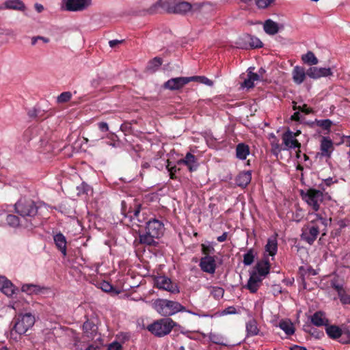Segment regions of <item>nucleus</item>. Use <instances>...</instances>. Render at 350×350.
<instances>
[{
	"mask_svg": "<svg viewBox=\"0 0 350 350\" xmlns=\"http://www.w3.org/2000/svg\"><path fill=\"white\" fill-rule=\"evenodd\" d=\"M315 218L304 225L301 228V239L309 245H312L317 239L321 226L325 228L327 226V219L319 214H314Z\"/></svg>",
	"mask_w": 350,
	"mask_h": 350,
	"instance_id": "1",
	"label": "nucleus"
},
{
	"mask_svg": "<svg viewBox=\"0 0 350 350\" xmlns=\"http://www.w3.org/2000/svg\"><path fill=\"white\" fill-rule=\"evenodd\" d=\"M163 224L158 219H153L148 221L146 223L145 232L139 234V243L150 246H156L158 243L155 239L163 235Z\"/></svg>",
	"mask_w": 350,
	"mask_h": 350,
	"instance_id": "2",
	"label": "nucleus"
},
{
	"mask_svg": "<svg viewBox=\"0 0 350 350\" xmlns=\"http://www.w3.org/2000/svg\"><path fill=\"white\" fill-rule=\"evenodd\" d=\"M154 310L163 317H170L178 312H183L185 308L177 301L158 299L153 303Z\"/></svg>",
	"mask_w": 350,
	"mask_h": 350,
	"instance_id": "3",
	"label": "nucleus"
},
{
	"mask_svg": "<svg viewBox=\"0 0 350 350\" xmlns=\"http://www.w3.org/2000/svg\"><path fill=\"white\" fill-rule=\"evenodd\" d=\"M177 323L170 318L159 319L147 327L152 334L157 337H163L170 333Z\"/></svg>",
	"mask_w": 350,
	"mask_h": 350,
	"instance_id": "4",
	"label": "nucleus"
},
{
	"mask_svg": "<svg viewBox=\"0 0 350 350\" xmlns=\"http://www.w3.org/2000/svg\"><path fill=\"white\" fill-rule=\"evenodd\" d=\"M301 196L313 211H318L319 210L320 204L323 200V193L322 191L310 188L306 191H301Z\"/></svg>",
	"mask_w": 350,
	"mask_h": 350,
	"instance_id": "5",
	"label": "nucleus"
},
{
	"mask_svg": "<svg viewBox=\"0 0 350 350\" xmlns=\"http://www.w3.org/2000/svg\"><path fill=\"white\" fill-rule=\"evenodd\" d=\"M38 207L31 200L21 199L15 204L16 212L21 216L34 217L38 213Z\"/></svg>",
	"mask_w": 350,
	"mask_h": 350,
	"instance_id": "6",
	"label": "nucleus"
},
{
	"mask_svg": "<svg viewBox=\"0 0 350 350\" xmlns=\"http://www.w3.org/2000/svg\"><path fill=\"white\" fill-rule=\"evenodd\" d=\"M35 323L34 317L30 313L21 314L14 323L13 330L18 334H24Z\"/></svg>",
	"mask_w": 350,
	"mask_h": 350,
	"instance_id": "7",
	"label": "nucleus"
},
{
	"mask_svg": "<svg viewBox=\"0 0 350 350\" xmlns=\"http://www.w3.org/2000/svg\"><path fill=\"white\" fill-rule=\"evenodd\" d=\"M236 44L238 48L243 49L261 48L262 42L256 36L244 34L236 41Z\"/></svg>",
	"mask_w": 350,
	"mask_h": 350,
	"instance_id": "8",
	"label": "nucleus"
},
{
	"mask_svg": "<svg viewBox=\"0 0 350 350\" xmlns=\"http://www.w3.org/2000/svg\"><path fill=\"white\" fill-rule=\"evenodd\" d=\"M154 282L156 287L171 293H178L180 291L177 284L173 283L169 278L165 275L157 276L155 278Z\"/></svg>",
	"mask_w": 350,
	"mask_h": 350,
	"instance_id": "9",
	"label": "nucleus"
},
{
	"mask_svg": "<svg viewBox=\"0 0 350 350\" xmlns=\"http://www.w3.org/2000/svg\"><path fill=\"white\" fill-rule=\"evenodd\" d=\"M191 81L192 79L190 77L172 78L163 84V88L170 90H178Z\"/></svg>",
	"mask_w": 350,
	"mask_h": 350,
	"instance_id": "10",
	"label": "nucleus"
},
{
	"mask_svg": "<svg viewBox=\"0 0 350 350\" xmlns=\"http://www.w3.org/2000/svg\"><path fill=\"white\" fill-rule=\"evenodd\" d=\"M201 7V5L198 3L191 5L187 1L178 0L172 13L178 14H185L188 12H196L200 11Z\"/></svg>",
	"mask_w": 350,
	"mask_h": 350,
	"instance_id": "11",
	"label": "nucleus"
},
{
	"mask_svg": "<svg viewBox=\"0 0 350 350\" xmlns=\"http://www.w3.org/2000/svg\"><path fill=\"white\" fill-rule=\"evenodd\" d=\"M92 4V0H66V10L71 12H80L86 10Z\"/></svg>",
	"mask_w": 350,
	"mask_h": 350,
	"instance_id": "12",
	"label": "nucleus"
},
{
	"mask_svg": "<svg viewBox=\"0 0 350 350\" xmlns=\"http://www.w3.org/2000/svg\"><path fill=\"white\" fill-rule=\"evenodd\" d=\"M204 272L213 274L215 272L216 261L215 256H204L201 258L199 265Z\"/></svg>",
	"mask_w": 350,
	"mask_h": 350,
	"instance_id": "13",
	"label": "nucleus"
},
{
	"mask_svg": "<svg viewBox=\"0 0 350 350\" xmlns=\"http://www.w3.org/2000/svg\"><path fill=\"white\" fill-rule=\"evenodd\" d=\"M178 0H159L148 10L150 14H154L158 7H161L169 13H172Z\"/></svg>",
	"mask_w": 350,
	"mask_h": 350,
	"instance_id": "14",
	"label": "nucleus"
},
{
	"mask_svg": "<svg viewBox=\"0 0 350 350\" xmlns=\"http://www.w3.org/2000/svg\"><path fill=\"white\" fill-rule=\"evenodd\" d=\"M307 76L310 78L317 79L323 77H327L332 75L329 68L310 67L306 70Z\"/></svg>",
	"mask_w": 350,
	"mask_h": 350,
	"instance_id": "15",
	"label": "nucleus"
},
{
	"mask_svg": "<svg viewBox=\"0 0 350 350\" xmlns=\"http://www.w3.org/2000/svg\"><path fill=\"white\" fill-rule=\"evenodd\" d=\"M282 140L285 145V148H283V150L295 148H299L301 147V144L297 139L293 137V132L289 130L282 135Z\"/></svg>",
	"mask_w": 350,
	"mask_h": 350,
	"instance_id": "16",
	"label": "nucleus"
},
{
	"mask_svg": "<svg viewBox=\"0 0 350 350\" xmlns=\"http://www.w3.org/2000/svg\"><path fill=\"white\" fill-rule=\"evenodd\" d=\"M320 150V154L321 157L329 158L334 150V144L332 141L329 137H322L321 139Z\"/></svg>",
	"mask_w": 350,
	"mask_h": 350,
	"instance_id": "17",
	"label": "nucleus"
},
{
	"mask_svg": "<svg viewBox=\"0 0 350 350\" xmlns=\"http://www.w3.org/2000/svg\"><path fill=\"white\" fill-rule=\"evenodd\" d=\"M177 163L178 165H186L190 172L196 171L198 167L196 157L190 152H187L185 157Z\"/></svg>",
	"mask_w": 350,
	"mask_h": 350,
	"instance_id": "18",
	"label": "nucleus"
},
{
	"mask_svg": "<svg viewBox=\"0 0 350 350\" xmlns=\"http://www.w3.org/2000/svg\"><path fill=\"white\" fill-rule=\"evenodd\" d=\"M263 278L256 275V272L253 271L250 273L246 288L252 293H255L262 281Z\"/></svg>",
	"mask_w": 350,
	"mask_h": 350,
	"instance_id": "19",
	"label": "nucleus"
},
{
	"mask_svg": "<svg viewBox=\"0 0 350 350\" xmlns=\"http://www.w3.org/2000/svg\"><path fill=\"white\" fill-rule=\"evenodd\" d=\"M3 9L24 11L26 6L21 0H6L2 5H0V10Z\"/></svg>",
	"mask_w": 350,
	"mask_h": 350,
	"instance_id": "20",
	"label": "nucleus"
},
{
	"mask_svg": "<svg viewBox=\"0 0 350 350\" xmlns=\"http://www.w3.org/2000/svg\"><path fill=\"white\" fill-rule=\"evenodd\" d=\"M0 291L8 297L14 293L13 284L4 276H0Z\"/></svg>",
	"mask_w": 350,
	"mask_h": 350,
	"instance_id": "21",
	"label": "nucleus"
},
{
	"mask_svg": "<svg viewBox=\"0 0 350 350\" xmlns=\"http://www.w3.org/2000/svg\"><path fill=\"white\" fill-rule=\"evenodd\" d=\"M254 269L256 275L264 279L269 273L270 263L268 260H260L257 262Z\"/></svg>",
	"mask_w": 350,
	"mask_h": 350,
	"instance_id": "22",
	"label": "nucleus"
},
{
	"mask_svg": "<svg viewBox=\"0 0 350 350\" xmlns=\"http://www.w3.org/2000/svg\"><path fill=\"white\" fill-rule=\"evenodd\" d=\"M306 75L305 68L299 66H295L292 71L293 80L297 85H300L304 81Z\"/></svg>",
	"mask_w": 350,
	"mask_h": 350,
	"instance_id": "23",
	"label": "nucleus"
},
{
	"mask_svg": "<svg viewBox=\"0 0 350 350\" xmlns=\"http://www.w3.org/2000/svg\"><path fill=\"white\" fill-rule=\"evenodd\" d=\"M53 240L56 247L65 256H66V239L65 236L59 232L54 235Z\"/></svg>",
	"mask_w": 350,
	"mask_h": 350,
	"instance_id": "24",
	"label": "nucleus"
},
{
	"mask_svg": "<svg viewBox=\"0 0 350 350\" xmlns=\"http://www.w3.org/2000/svg\"><path fill=\"white\" fill-rule=\"evenodd\" d=\"M83 330L87 338L93 339L97 333V327L93 322L88 320L83 325Z\"/></svg>",
	"mask_w": 350,
	"mask_h": 350,
	"instance_id": "25",
	"label": "nucleus"
},
{
	"mask_svg": "<svg viewBox=\"0 0 350 350\" xmlns=\"http://www.w3.org/2000/svg\"><path fill=\"white\" fill-rule=\"evenodd\" d=\"M263 29L266 33L273 36L279 31L280 27L276 22L271 19H267L264 23Z\"/></svg>",
	"mask_w": 350,
	"mask_h": 350,
	"instance_id": "26",
	"label": "nucleus"
},
{
	"mask_svg": "<svg viewBox=\"0 0 350 350\" xmlns=\"http://www.w3.org/2000/svg\"><path fill=\"white\" fill-rule=\"evenodd\" d=\"M311 322L316 326L327 325L328 319L325 317V313L321 311L316 312L310 318Z\"/></svg>",
	"mask_w": 350,
	"mask_h": 350,
	"instance_id": "27",
	"label": "nucleus"
},
{
	"mask_svg": "<svg viewBox=\"0 0 350 350\" xmlns=\"http://www.w3.org/2000/svg\"><path fill=\"white\" fill-rule=\"evenodd\" d=\"M252 174L250 171L242 172L236 178V183L238 186L245 187L251 181Z\"/></svg>",
	"mask_w": 350,
	"mask_h": 350,
	"instance_id": "28",
	"label": "nucleus"
},
{
	"mask_svg": "<svg viewBox=\"0 0 350 350\" xmlns=\"http://www.w3.org/2000/svg\"><path fill=\"white\" fill-rule=\"evenodd\" d=\"M250 153L248 146L244 144H239L236 148L237 157L244 160Z\"/></svg>",
	"mask_w": 350,
	"mask_h": 350,
	"instance_id": "29",
	"label": "nucleus"
},
{
	"mask_svg": "<svg viewBox=\"0 0 350 350\" xmlns=\"http://www.w3.org/2000/svg\"><path fill=\"white\" fill-rule=\"evenodd\" d=\"M342 329H341L339 327L336 325H329L326 327V333L333 339H336L340 337V335L342 334Z\"/></svg>",
	"mask_w": 350,
	"mask_h": 350,
	"instance_id": "30",
	"label": "nucleus"
},
{
	"mask_svg": "<svg viewBox=\"0 0 350 350\" xmlns=\"http://www.w3.org/2000/svg\"><path fill=\"white\" fill-rule=\"evenodd\" d=\"M265 247L266 251L269 252L270 256H273L275 255L278 250V243L275 237L269 239Z\"/></svg>",
	"mask_w": 350,
	"mask_h": 350,
	"instance_id": "31",
	"label": "nucleus"
},
{
	"mask_svg": "<svg viewBox=\"0 0 350 350\" xmlns=\"http://www.w3.org/2000/svg\"><path fill=\"white\" fill-rule=\"evenodd\" d=\"M246 331L247 336H252L258 334L259 330L254 319H251L246 323Z\"/></svg>",
	"mask_w": 350,
	"mask_h": 350,
	"instance_id": "32",
	"label": "nucleus"
},
{
	"mask_svg": "<svg viewBox=\"0 0 350 350\" xmlns=\"http://www.w3.org/2000/svg\"><path fill=\"white\" fill-rule=\"evenodd\" d=\"M302 61L308 65H316L318 64V59L312 51H308L305 55L301 57Z\"/></svg>",
	"mask_w": 350,
	"mask_h": 350,
	"instance_id": "33",
	"label": "nucleus"
},
{
	"mask_svg": "<svg viewBox=\"0 0 350 350\" xmlns=\"http://www.w3.org/2000/svg\"><path fill=\"white\" fill-rule=\"evenodd\" d=\"M256 254V252L253 248L250 249L247 253L243 255V264L246 266L252 265Z\"/></svg>",
	"mask_w": 350,
	"mask_h": 350,
	"instance_id": "34",
	"label": "nucleus"
},
{
	"mask_svg": "<svg viewBox=\"0 0 350 350\" xmlns=\"http://www.w3.org/2000/svg\"><path fill=\"white\" fill-rule=\"evenodd\" d=\"M21 290L28 295H32L39 293L41 291V288L38 285L26 284L22 286Z\"/></svg>",
	"mask_w": 350,
	"mask_h": 350,
	"instance_id": "35",
	"label": "nucleus"
},
{
	"mask_svg": "<svg viewBox=\"0 0 350 350\" xmlns=\"http://www.w3.org/2000/svg\"><path fill=\"white\" fill-rule=\"evenodd\" d=\"M279 327L287 334L292 335L295 332L293 323L289 321H282L279 323Z\"/></svg>",
	"mask_w": 350,
	"mask_h": 350,
	"instance_id": "36",
	"label": "nucleus"
},
{
	"mask_svg": "<svg viewBox=\"0 0 350 350\" xmlns=\"http://www.w3.org/2000/svg\"><path fill=\"white\" fill-rule=\"evenodd\" d=\"M89 137L90 138L84 137V140L86 143L90 142L92 144V146H94L96 142L104 139V136L100 135L97 131H92L89 134Z\"/></svg>",
	"mask_w": 350,
	"mask_h": 350,
	"instance_id": "37",
	"label": "nucleus"
},
{
	"mask_svg": "<svg viewBox=\"0 0 350 350\" xmlns=\"http://www.w3.org/2000/svg\"><path fill=\"white\" fill-rule=\"evenodd\" d=\"M162 59L156 57L149 62L147 66V70L151 72H154L159 68V67L162 64Z\"/></svg>",
	"mask_w": 350,
	"mask_h": 350,
	"instance_id": "38",
	"label": "nucleus"
},
{
	"mask_svg": "<svg viewBox=\"0 0 350 350\" xmlns=\"http://www.w3.org/2000/svg\"><path fill=\"white\" fill-rule=\"evenodd\" d=\"M210 289H211L210 293L214 298L219 299L223 297L224 294V290L221 287L211 286Z\"/></svg>",
	"mask_w": 350,
	"mask_h": 350,
	"instance_id": "39",
	"label": "nucleus"
},
{
	"mask_svg": "<svg viewBox=\"0 0 350 350\" xmlns=\"http://www.w3.org/2000/svg\"><path fill=\"white\" fill-rule=\"evenodd\" d=\"M7 224L12 227H16L19 225V219L14 215H8L6 217Z\"/></svg>",
	"mask_w": 350,
	"mask_h": 350,
	"instance_id": "40",
	"label": "nucleus"
},
{
	"mask_svg": "<svg viewBox=\"0 0 350 350\" xmlns=\"http://www.w3.org/2000/svg\"><path fill=\"white\" fill-rule=\"evenodd\" d=\"M316 124L318 126L321 127L324 130L329 131L332 122L329 119L316 120Z\"/></svg>",
	"mask_w": 350,
	"mask_h": 350,
	"instance_id": "41",
	"label": "nucleus"
},
{
	"mask_svg": "<svg viewBox=\"0 0 350 350\" xmlns=\"http://www.w3.org/2000/svg\"><path fill=\"white\" fill-rule=\"evenodd\" d=\"M72 97V94L70 92H62L57 96V101L59 103H64L69 101Z\"/></svg>",
	"mask_w": 350,
	"mask_h": 350,
	"instance_id": "42",
	"label": "nucleus"
},
{
	"mask_svg": "<svg viewBox=\"0 0 350 350\" xmlns=\"http://www.w3.org/2000/svg\"><path fill=\"white\" fill-rule=\"evenodd\" d=\"M190 77L192 79V81H198L209 86H211L213 84L211 80L205 77L193 76Z\"/></svg>",
	"mask_w": 350,
	"mask_h": 350,
	"instance_id": "43",
	"label": "nucleus"
},
{
	"mask_svg": "<svg viewBox=\"0 0 350 350\" xmlns=\"http://www.w3.org/2000/svg\"><path fill=\"white\" fill-rule=\"evenodd\" d=\"M342 334L340 337V342L342 344L350 343V331L349 329L342 330Z\"/></svg>",
	"mask_w": 350,
	"mask_h": 350,
	"instance_id": "44",
	"label": "nucleus"
},
{
	"mask_svg": "<svg viewBox=\"0 0 350 350\" xmlns=\"http://www.w3.org/2000/svg\"><path fill=\"white\" fill-rule=\"evenodd\" d=\"M274 0H255L256 6L260 9L267 8Z\"/></svg>",
	"mask_w": 350,
	"mask_h": 350,
	"instance_id": "45",
	"label": "nucleus"
},
{
	"mask_svg": "<svg viewBox=\"0 0 350 350\" xmlns=\"http://www.w3.org/2000/svg\"><path fill=\"white\" fill-rule=\"evenodd\" d=\"M202 252L205 256H210V254H213L215 252V249L211 245H205L202 244Z\"/></svg>",
	"mask_w": 350,
	"mask_h": 350,
	"instance_id": "46",
	"label": "nucleus"
},
{
	"mask_svg": "<svg viewBox=\"0 0 350 350\" xmlns=\"http://www.w3.org/2000/svg\"><path fill=\"white\" fill-rule=\"evenodd\" d=\"M338 297L343 305L350 304V295L347 294L346 291L339 293Z\"/></svg>",
	"mask_w": 350,
	"mask_h": 350,
	"instance_id": "47",
	"label": "nucleus"
},
{
	"mask_svg": "<svg viewBox=\"0 0 350 350\" xmlns=\"http://www.w3.org/2000/svg\"><path fill=\"white\" fill-rule=\"evenodd\" d=\"M293 110H299L306 114H309L312 112V109L311 108H308L306 104L303 105L302 106H297L296 103H294Z\"/></svg>",
	"mask_w": 350,
	"mask_h": 350,
	"instance_id": "48",
	"label": "nucleus"
},
{
	"mask_svg": "<svg viewBox=\"0 0 350 350\" xmlns=\"http://www.w3.org/2000/svg\"><path fill=\"white\" fill-rule=\"evenodd\" d=\"M271 148H272V152L277 155L283 148L280 147V145L278 144V140H276L275 142L273 141L271 142Z\"/></svg>",
	"mask_w": 350,
	"mask_h": 350,
	"instance_id": "49",
	"label": "nucleus"
},
{
	"mask_svg": "<svg viewBox=\"0 0 350 350\" xmlns=\"http://www.w3.org/2000/svg\"><path fill=\"white\" fill-rule=\"evenodd\" d=\"M38 40H40L44 43H48L50 41V40L46 37H43L41 36H33L31 38V44L34 46L36 44Z\"/></svg>",
	"mask_w": 350,
	"mask_h": 350,
	"instance_id": "50",
	"label": "nucleus"
},
{
	"mask_svg": "<svg viewBox=\"0 0 350 350\" xmlns=\"http://www.w3.org/2000/svg\"><path fill=\"white\" fill-rule=\"evenodd\" d=\"M101 289L107 293L111 292L113 289L112 285L107 282H103L101 283Z\"/></svg>",
	"mask_w": 350,
	"mask_h": 350,
	"instance_id": "51",
	"label": "nucleus"
},
{
	"mask_svg": "<svg viewBox=\"0 0 350 350\" xmlns=\"http://www.w3.org/2000/svg\"><path fill=\"white\" fill-rule=\"evenodd\" d=\"M108 350H122V347L119 342H113L109 345Z\"/></svg>",
	"mask_w": 350,
	"mask_h": 350,
	"instance_id": "52",
	"label": "nucleus"
},
{
	"mask_svg": "<svg viewBox=\"0 0 350 350\" xmlns=\"http://www.w3.org/2000/svg\"><path fill=\"white\" fill-rule=\"evenodd\" d=\"M98 129L101 132H107L109 131V126L107 122H100L97 124Z\"/></svg>",
	"mask_w": 350,
	"mask_h": 350,
	"instance_id": "53",
	"label": "nucleus"
},
{
	"mask_svg": "<svg viewBox=\"0 0 350 350\" xmlns=\"http://www.w3.org/2000/svg\"><path fill=\"white\" fill-rule=\"evenodd\" d=\"M237 313V310L234 306H229L222 311V314H234Z\"/></svg>",
	"mask_w": 350,
	"mask_h": 350,
	"instance_id": "54",
	"label": "nucleus"
},
{
	"mask_svg": "<svg viewBox=\"0 0 350 350\" xmlns=\"http://www.w3.org/2000/svg\"><path fill=\"white\" fill-rule=\"evenodd\" d=\"M167 169L168 172H170V178L175 179L176 178L175 176V172H176V166L170 167L168 165H167Z\"/></svg>",
	"mask_w": 350,
	"mask_h": 350,
	"instance_id": "55",
	"label": "nucleus"
},
{
	"mask_svg": "<svg viewBox=\"0 0 350 350\" xmlns=\"http://www.w3.org/2000/svg\"><path fill=\"white\" fill-rule=\"evenodd\" d=\"M247 77H249L253 81H258L260 79L259 74L254 73L251 71L248 72Z\"/></svg>",
	"mask_w": 350,
	"mask_h": 350,
	"instance_id": "56",
	"label": "nucleus"
},
{
	"mask_svg": "<svg viewBox=\"0 0 350 350\" xmlns=\"http://www.w3.org/2000/svg\"><path fill=\"white\" fill-rule=\"evenodd\" d=\"M254 82L249 77L243 82V85L247 88L254 87Z\"/></svg>",
	"mask_w": 350,
	"mask_h": 350,
	"instance_id": "57",
	"label": "nucleus"
},
{
	"mask_svg": "<svg viewBox=\"0 0 350 350\" xmlns=\"http://www.w3.org/2000/svg\"><path fill=\"white\" fill-rule=\"evenodd\" d=\"M301 118V113L299 111H296L291 116V119L294 121H299Z\"/></svg>",
	"mask_w": 350,
	"mask_h": 350,
	"instance_id": "58",
	"label": "nucleus"
},
{
	"mask_svg": "<svg viewBox=\"0 0 350 350\" xmlns=\"http://www.w3.org/2000/svg\"><path fill=\"white\" fill-rule=\"evenodd\" d=\"M81 188L83 189V193H86V194H88V193L90 191H92V189L90 188V187L89 185H88L87 184H85V183H82L81 184Z\"/></svg>",
	"mask_w": 350,
	"mask_h": 350,
	"instance_id": "59",
	"label": "nucleus"
},
{
	"mask_svg": "<svg viewBox=\"0 0 350 350\" xmlns=\"http://www.w3.org/2000/svg\"><path fill=\"white\" fill-rule=\"evenodd\" d=\"M333 288L337 291L338 293V296H339V293L342 292H345V291L343 289L342 286L341 285H339V284H334L333 285Z\"/></svg>",
	"mask_w": 350,
	"mask_h": 350,
	"instance_id": "60",
	"label": "nucleus"
},
{
	"mask_svg": "<svg viewBox=\"0 0 350 350\" xmlns=\"http://www.w3.org/2000/svg\"><path fill=\"white\" fill-rule=\"evenodd\" d=\"M38 111L36 109H33L30 110L28 112V115L31 118H36V117H38Z\"/></svg>",
	"mask_w": 350,
	"mask_h": 350,
	"instance_id": "61",
	"label": "nucleus"
},
{
	"mask_svg": "<svg viewBox=\"0 0 350 350\" xmlns=\"http://www.w3.org/2000/svg\"><path fill=\"white\" fill-rule=\"evenodd\" d=\"M34 8L38 13H40L44 10V6L38 3L34 4Z\"/></svg>",
	"mask_w": 350,
	"mask_h": 350,
	"instance_id": "62",
	"label": "nucleus"
},
{
	"mask_svg": "<svg viewBox=\"0 0 350 350\" xmlns=\"http://www.w3.org/2000/svg\"><path fill=\"white\" fill-rule=\"evenodd\" d=\"M123 40H113L109 42V44L111 48L115 47L117 44L122 42Z\"/></svg>",
	"mask_w": 350,
	"mask_h": 350,
	"instance_id": "63",
	"label": "nucleus"
},
{
	"mask_svg": "<svg viewBox=\"0 0 350 350\" xmlns=\"http://www.w3.org/2000/svg\"><path fill=\"white\" fill-rule=\"evenodd\" d=\"M227 236H228V233L227 232H224L221 236H219L217 238V240L219 242H224V241H225L226 240Z\"/></svg>",
	"mask_w": 350,
	"mask_h": 350,
	"instance_id": "64",
	"label": "nucleus"
}]
</instances>
